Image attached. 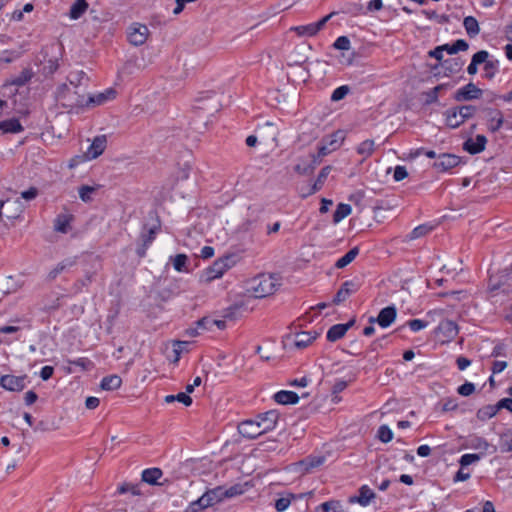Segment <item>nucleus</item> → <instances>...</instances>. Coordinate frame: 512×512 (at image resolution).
Masks as SVG:
<instances>
[{"label":"nucleus","mask_w":512,"mask_h":512,"mask_svg":"<svg viewBox=\"0 0 512 512\" xmlns=\"http://www.w3.org/2000/svg\"><path fill=\"white\" fill-rule=\"evenodd\" d=\"M56 100L70 110L87 105L86 89H74L67 83L61 84L56 90Z\"/></svg>","instance_id":"1"},{"label":"nucleus","mask_w":512,"mask_h":512,"mask_svg":"<svg viewBox=\"0 0 512 512\" xmlns=\"http://www.w3.org/2000/svg\"><path fill=\"white\" fill-rule=\"evenodd\" d=\"M278 285L277 275L261 274L251 280L249 291L255 298H264L273 294Z\"/></svg>","instance_id":"2"},{"label":"nucleus","mask_w":512,"mask_h":512,"mask_svg":"<svg viewBox=\"0 0 512 512\" xmlns=\"http://www.w3.org/2000/svg\"><path fill=\"white\" fill-rule=\"evenodd\" d=\"M234 263V257L230 255L217 259L209 268L205 270V281L211 282L217 278H220L228 269L234 265Z\"/></svg>","instance_id":"3"},{"label":"nucleus","mask_w":512,"mask_h":512,"mask_svg":"<svg viewBox=\"0 0 512 512\" xmlns=\"http://www.w3.org/2000/svg\"><path fill=\"white\" fill-rule=\"evenodd\" d=\"M334 13H330L329 15H326L322 19H320L318 22L310 23L307 25H300L295 26L291 28V31H294L298 36H308L312 37L315 36L327 23V21L333 16Z\"/></svg>","instance_id":"4"},{"label":"nucleus","mask_w":512,"mask_h":512,"mask_svg":"<svg viewBox=\"0 0 512 512\" xmlns=\"http://www.w3.org/2000/svg\"><path fill=\"white\" fill-rule=\"evenodd\" d=\"M461 162L459 156L455 154L442 153L439 154L433 167L439 172H447L450 169L458 166Z\"/></svg>","instance_id":"5"},{"label":"nucleus","mask_w":512,"mask_h":512,"mask_svg":"<svg viewBox=\"0 0 512 512\" xmlns=\"http://www.w3.org/2000/svg\"><path fill=\"white\" fill-rule=\"evenodd\" d=\"M482 94L483 91L474 83L470 82L455 92L454 99L459 102L471 101L481 98Z\"/></svg>","instance_id":"6"},{"label":"nucleus","mask_w":512,"mask_h":512,"mask_svg":"<svg viewBox=\"0 0 512 512\" xmlns=\"http://www.w3.org/2000/svg\"><path fill=\"white\" fill-rule=\"evenodd\" d=\"M343 139L344 138L341 131H337L330 135L327 139H324L323 144L319 147L318 156L324 157L339 148Z\"/></svg>","instance_id":"7"},{"label":"nucleus","mask_w":512,"mask_h":512,"mask_svg":"<svg viewBox=\"0 0 512 512\" xmlns=\"http://www.w3.org/2000/svg\"><path fill=\"white\" fill-rule=\"evenodd\" d=\"M397 311L394 306H388L380 310L377 317L371 316L369 323L377 322L382 328L389 327L396 319Z\"/></svg>","instance_id":"8"},{"label":"nucleus","mask_w":512,"mask_h":512,"mask_svg":"<svg viewBox=\"0 0 512 512\" xmlns=\"http://www.w3.org/2000/svg\"><path fill=\"white\" fill-rule=\"evenodd\" d=\"M239 433L249 439H254L262 434L264 431L260 423L256 420H245L238 425Z\"/></svg>","instance_id":"9"},{"label":"nucleus","mask_w":512,"mask_h":512,"mask_svg":"<svg viewBox=\"0 0 512 512\" xmlns=\"http://www.w3.org/2000/svg\"><path fill=\"white\" fill-rule=\"evenodd\" d=\"M149 30L146 25L133 24L129 28L128 40L134 46H140L147 40Z\"/></svg>","instance_id":"10"},{"label":"nucleus","mask_w":512,"mask_h":512,"mask_svg":"<svg viewBox=\"0 0 512 512\" xmlns=\"http://www.w3.org/2000/svg\"><path fill=\"white\" fill-rule=\"evenodd\" d=\"M360 288V283L356 280H348L342 283L340 289L337 291L333 303L338 305L345 301L351 294L357 292Z\"/></svg>","instance_id":"11"},{"label":"nucleus","mask_w":512,"mask_h":512,"mask_svg":"<svg viewBox=\"0 0 512 512\" xmlns=\"http://www.w3.org/2000/svg\"><path fill=\"white\" fill-rule=\"evenodd\" d=\"M26 376L4 375L0 379V385L10 391H21L25 388Z\"/></svg>","instance_id":"12"},{"label":"nucleus","mask_w":512,"mask_h":512,"mask_svg":"<svg viewBox=\"0 0 512 512\" xmlns=\"http://www.w3.org/2000/svg\"><path fill=\"white\" fill-rule=\"evenodd\" d=\"M279 418V413L276 410H269L257 416V421L260 423L264 433L275 428Z\"/></svg>","instance_id":"13"},{"label":"nucleus","mask_w":512,"mask_h":512,"mask_svg":"<svg viewBox=\"0 0 512 512\" xmlns=\"http://www.w3.org/2000/svg\"><path fill=\"white\" fill-rule=\"evenodd\" d=\"M158 231V227L154 226L146 231L141 233L140 239L142 244L137 248L136 253L139 257H144L146 255V251L151 243L154 241L156 234Z\"/></svg>","instance_id":"14"},{"label":"nucleus","mask_w":512,"mask_h":512,"mask_svg":"<svg viewBox=\"0 0 512 512\" xmlns=\"http://www.w3.org/2000/svg\"><path fill=\"white\" fill-rule=\"evenodd\" d=\"M106 144L107 139L105 135L96 136L86 151V157L88 159L97 158L104 152Z\"/></svg>","instance_id":"15"},{"label":"nucleus","mask_w":512,"mask_h":512,"mask_svg":"<svg viewBox=\"0 0 512 512\" xmlns=\"http://www.w3.org/2000/svg\"><path fill=\"white\" fill-rule=\"evenodd\" d=\"M487 139L484 135H477L475 139L469 138L463 143V149L474 155L485 149Z\"/></svg>","instance_id":"16"},{"label":"nucleus","mask_w":512,"mask_h":512,"mask_svg":"<svg viewBox=\"0 0 512 512\" xmlns=\"http://www.w3.org/2000/svg\"><path fill=\"white\" fill-rule=\"evenodd\" d=\"M487 113V126L491 132L500 130L504 123V117L501 111L497 109L488 108Z\"/></svg>","instance_id":"17"},{"label":"nucleus","mask_w":512,"mask_h":512,"mask_svg":"<svg viewBox=\"0 0 512 512\" xmlns=\"http://www.w3.org/2000/svg\"><path fill=\"white\" fill-rule=\"evenodd\" d=\"M6 209V217L9 219H14L19 216V214L22 212L21 203L19 200H6L0 201V217L3 215V209Z\"/></svg>","instance_id":"18"},{"label":"nucleus","mask_w":512,"mask_h":512,"mask_svg":"<svg viewBox=\"0 0 512 512\" xmlns=\"http://www.w3.org/2000/svg\"><path fill=\"white\" fill-rule=\"evenodd\" d=\"M437 332L442 334L446 340H452L458 334V327L452 320H443L437 327Z\"/></svg>","instance_id":"19"},{"label":"nucleus","mask_w":512,"mask_h":512,"mask_svg":"<svg viewBox=\"0 0 512 512\" xmlns=\"http://www.w3.org/2000/svg\"><path fill=\"white\" fill-rule=\"evenodd\" d=\"M464 63V60H462L460 57L442 61L441 66L444 69V75L450 76L459 73L462 70Z\"/></svg>","instance_id":"20"},{"label":"nucleus","mask_w":512,"mask_h":512,"mask_svg":"<svg viewBox=\"0 0 512 512\" xmlns=\"http://www.w3.org/2000/svg\"><path fill=\"white\" fill-rule=\"evenodd\" d=\"M319 335V333L317 332H311V331H303V332H300V333H297L295 335V339H294V345L297 347V348H305L307 347L313 340H315L317 338V336Z\"/></svg>","instance_id":"21"},{"label":"nucleus","mask_w":512,"mask_h":512,"mask_svg":"<svg viewBox=\"0 0 512 512\" xmlns=\"http://www.w3.org/2000/svg\"><path fill=\"white\" fill-rule=\"evenodd\" d=\"M274 400L282 405L296 404L299 401V396L293 391L281 390L274 394Z\"/></svg>","instance_id":"22"},{"label":"nucleus","mask_w":512,"mask_h":512,"mask_svg":"<svg viewBox=\"0 0 512 512\" xmlns=\"http://www.w3.org/2000/svg\"><path fill=\"white\" fill-rule=\"evenodd\" d=\"M375 497V493L367 485H363L359 489V495L350 499L351 502H358L361 506H367Z\"/></svg>","instance_id":"23"},{"label":"nucleus","mask_w":512,"mask_h":512,"mask_svg":"<svg viewBox=\"0 0 512 512\" xmlns=\"http://www.w3.org/2000/svg\"><path fill=\"white\" fill-rule=\"evenodd\" d=\"M489 57V53L486 50H480L476 52L471 59L470 64L467 67V72L469 75H475L478 71V65L482 64L486 61V58Z\"/></svg>","instance_id":"24"},{"label":"nucleus","mask_w":512,"mask_h":512,"mask_svg":"<svg viewBox=\"0 0 512 512\" xmlns=\"http://www.w3.org/2000/svg\"><path fill=\"white\" fill-rule=\"evenodd\" d=\"M444 115L446 117V125L450 128H457L464 123L457 107L446 110Z\"/></svg>","instance_id":"25"},{"label":"nucleus","mask_w":512,"mask_h":512,"mask_svg":"<svg viewBox=\"0 0 512 512\" xmlns=\"http://www.w3.org/2000/svg\"><path fill=\"white\" fill-rule=\"evenodd\" d=\"M162 475L163 472L160 468H148L142 472V481L150 485H157Z\"/></svg>","instance_id":"26"},{"label":"nucleus","mask_w":512,"mask_h":512,"mask_svg":"<svg viewBox=\"0 0 512 512\" xmlns=\"http://www.w3.org/2000/svg\"><path fill=\"white\" fill-rule=\"evenodd\" d=\"M443 52H447L450 55L457 54L460 51H467L469 48V44L464 39H458L452 44H444L441 45Z\"/></svg>","instance_id":"27"},{"label":"nucleus","mask_w":512,"mask_h":512,"mask_svg":"<svg viewBox=\"0 0 512 512\" xmlns=\"http://www.w3.org/2000/svg\"><path fill=\"white\" fill-rule=\"evenodd\" d=\"M331 169V166H325L320 170L317 179L315 180L313 186L308 192V195L316 193L323 187L325 180L327 179L329 173L331 172Z\"/></svg>","instance_id":"28"},{"label":"nucleus","mask_w":512,"mask_h":512,"mask_svg":"<svg viewBox=\"0 0 512 512\" xmlns=\"http://www.w3.org/2000/svg\"><path fill=\"white\" fill-rule=\"evenodd\" d=\"M0 130L4 133H18L23 130L20 121L16 118L0 122Z\"/></svg>","instance_id":"29"},{"label":"nucleus","mask_w":512,"mask_h":512,"mask_svg":"<svg viewBox=\"0 0 512 512\" xmlns=\"http://www.w3.org/2000/svg\"><path fill=\"white\" fill-rule=\"evenodd\" d=\"M463 26L466 30V33L469 37L473 38L477 36L480 32L478 21L473 16H467L463 20Z\"/></svg>","instance_id":"30"},{"label":"nucleus","mask_w":512,"mask_h":512,"mask_svg":"<svg viewBox=\"0 0 512 512\" xmlns=\"http://www.w3.org/2000/svg\"><path fill=\"white\" fill-rule=\"evenodd\" d=\"M122 384V379L118 375L106 376L101 381V388L103 390L111 391L118 389Z\"/></svg>","instance_id":"31"},{"label":"nucleus","mask_w":512,"mask_h":512,"mask_svg":"<svg viewBox=\"0 0 512 512\" xmlns=\"http://www.w3.org/2000/svg\"><path fill=\"white\" fill-rule=\"evenodd\" d=\"M346 332H347L346 326H342V324H336L329 328V330L327 331L326 337H327L328 341L335 342V341L341 339L342 337H344Z\"/></svg>","instance_id":"32"},{"label":"nucleus","mask_w":512,"mask_h":512,"mask_svg":"<svg viewBox=\"0 0 512 512\" xmlns=\"http://www.w3.org/2000/svg\"><path fill=\"white\" fill-rule=\"evenodd\" d=\"M72 218L71 215L67 214L58 215L54 222V229L60 233H67Z\"/></svg>","instance_id":"33"},{"label":"nucleus","mask_w":512,"mask_h":512,"mask_svg":"<svg viewBox=\"0 0 512 512\" xmlns=\"http://www.w3.org/2000/svg\"><path fill=\"white\" fill-rule=\"evenodd\" d=\"M484 64V77L487 79H492L495 77L496 73L499 71V61L496 59L486 58Z\"/></svg>","instance_id":"34"},{"label":"nucleus","mask_w":512,"mask_h":512,"mask_svg":"<svg viewBox=\"0 0 512 512\" xmlns=\"http://www.w3.org/2000/svg\"><path fill=\"white\" fill-rule=\"evenodd\" d=\"M358 254L359 248L357 246L350 249L344 256L336 261L335 267L339 269L346 267L357 257Z\"/></svg>","instance_id":"35"},{"label":"nucleus","mask_w":512,"mask_h":512,"mask_svg":"<svg viewBox=\"0 0 512 512\" xmlns=\"http://www.w3.org/2000/svg\"><path fill=\"white\" fill-rule=\"evenodd\" d=\"M84 79H86V80L88 79L86 77L85 72H83V71L72 72L68 76L69 83H67V85H71V87H73L74 89H85V87H83V83H82V81Z\"/></svg>","instance_id":"36"},{"label":"nucleus","mask_w":512,"mask_h":512,"mask_svg":"<svg viewBox=\"0 0 512 512\" xmlns=\"http://www.w3.org/2000/svg\"><path fill=\"white\" fill-rule=\"evenodd\" d=\"M450 87L451 86L449 84H440V85H437L436 87L432 88L431 90L424 92V96L426 97L425 103L427 105L436 103L438 101L439 92L444 89L450 88Z\"/></svg>","instance_id":"37"},{"label":"nucleus","mask_w":512,"mask_h":512,"mask_svg":"<svg viewBox=\"0 0 512 512\" xmlns=\"http://www.w3.org/2000/svg\"><path fill=\"white\" fill-rule=\"evenodd\" d=\"M325 461L326 458L322 455L309 456L301 461V465L305 466L306 471H310L311 469L321 466Z\"/></svg>","instance_id":"38"},{"label":"nucleus","mask_w":512,"mask_h":512,"mask_svg":"<svg viewBox=\"0 0 512 512\" xmlns=\"http://www.w3.org/2000/svg\"><path fill=\"white\" fill-rule=\"evenodd\" d=\"M87 8L88 4L86 0H76L70 8L69 15L72 19H78L87 10Z\"/></svg>","instance_id":"39"},{"label":"nucleus","mask_w":512,"mask_h":512,"mask_svg":"<svg viewBox=\"0 0 512 512\" xmlns=\"http://www.w3.org/2000/svg\"><path fill=\"white\" fill-rule=\"evenodd\" d=\"M498 411L497 403L495 405H486L477 411V418L481 421H486L495 416Z\"/></svg>","instance_id":"40"},{"label":"nucleus","mask_w":512,"mask_h":512,"mask_svg":"<svg viewBox=\"0 0 512 512\" xmlns=\"http://www.w3.org/2000/svg\"><path fill=\"white\" fill-rule=\"evenodd\" d=\"M170 261L173 264L174 269L177 272H188L187 262L188 257L185 254H177L174 257H170Z\"/></svg>","instance_id":"41"},{"label":"nucleus","mask_w":512,"mask_h":512,"mask_svg":"<svg viewBox=\"0 0 512 512\" xmlns=\"http://www.w3.org/2000/svg\"><path fill=\"white\" fill-rule=\"evenodd\" d=\"M351 211H352V209H351V206L349 204L339 203L337 205V208H336L334 214H333V222L334 223H339L345 217L350 215Z\"/></svg>","instance_id":"42"},{"label":"nucleus","mask_w":512,"mask_h":512,"mask_svg":"<svg viewBox=\"0 0 512 512\" xmlns=\"http://www.w3.org/2000/svg\"><path fill=\"white\" fill-rule=\"evenodd\" d=\"M471 447L474 449H478L483 453V455L491 448L490 453L496 452L497 448L495 446L490 445L484 438L476 437L472 440Z\"/></svg>","instance_id":"43"},{"label":"nucleus","mask_w":512,"mask_h":512,"mask_svg":"<svg viewBox=\"0 0 512 512\" xmlns=\"http://www.w3.org/2000/svg\"><path fill=\"white\" fill-rule=\"evenodd\" d=\"M374 146V141L371 139H367L359 144V146L357 147V153L363 156L364 158H368L374 152Z\"/></svg>","instance_id":"44"},{"label":"nucleus","mask_w":512,"mask_h":512,"mask_svg":"<svg viewBox=\"0 0 512 512\" xmlns=\"http://www.w3.org/2000/svg\"><path fill=\"white\" fill-rule=\"evenodd\" d=\"M115 95L114 90H108L107 93H100L97 96H89L86 100L87 105L88 104H95V105H101L109 98H113Z\"/></svg>","instance_id":"45"},{"label":"nucleus","mask_w":512,"mask_h":512,"mask_svg":"<svg viewBox=\"0 0 512 512\" xmlns=\"http://www.w3.org/2000/svg\"><path fill=\"white\" fill-rule=\"evenodd\" d=\"M164 400L166 403L178 401L183 403L185 406H190L192 404V398L184 392L178 393L177 395H167Z\"/></svg>","instance_id":"46"},{"label":"nucleus","mask_w":512,"mask_h":512,"mask_svg":"<svg viewBox=\"0 0 512 512\" xmlns=\"http://www.w3.org/2000/svg\"><path fill=\"white\" fill-rule=\"evenodd\" d=\"M33 72L31 69L29 68H26V69H23L20 74L15 77V79L13 80V84L14 85H17V86H23L25 85L28 81L31 80V78L33 77Z\"/></svg>","instance_id":"47"},{"label":"nucleus","mask_w":512,"mask_h":512,"mask_svg":"<svg viewBox=\"0 0 512 512\" xmlns=\"http://www.w3.org/2000/svg\"><path fill=\"white\" fill-rule=\"evenodd\" d=\"M96 190L97 187L83 185L79 188V197L83 202L88 203L92 200V194L95 193Z\"/></svg>","instance_id":"48"},{"label":"nucleus","mask_w":512,"mask_h":512,"mask_svg":"<svg viewBox=\"0 0 512 512\" xmlns=\"http://www.w3.org/2000/svg\"><path fill=\"white\" fill-rule=\"evenodd\" d=\"M247 486L248 483L232 485L231 487L225 489L224 493L226 494V498H232L243 494L246 491Z\"/></svg>","instance_id":"49"},{"label":"nucleus","mask_w":512,"mask_h":512,"mask_svg":"<svg viewBox=\"0 0 512 512\" xmlns=\"http://www.w3.org/2000/svg\"><path fill=\"white\" fill-rule=\"evenodd\" d=\"M378 438L383 443H388L393 439V432L387 425H381L378 429Z\"/></svg>","instance_id":"50"},{"label":"nucleus","mask_w":512,"mask_h":512,"mask_svg":"<svg viewBox=\"0 0 512 512\" xmlns=\"http://www.w3.org/2000/svg\"><path fill=\"white\" fill-rule=\"evenodd\" d=\"M483 457V453L479 454H464L461 456L459 463L461 467L468 466L470 464H473L477 461H479Z\"/></svg>","instance_id":"51"},{"label":"nucleus","mask_w":512,"mask_h":512,"mask_svg":"<svg viewBox=\"0 0 512 512\" xmlns=\"http://www.w3.org/2000/svg\"><path fill=\"white\" fill-rule=\"evenodd\" d=\"M190 345H191V342H189V341H181V340L173 341V351L176 354V360H178L180 358V354L183 351L189 350Z\"/></svg>","instance_id":"52"},{"label":"nucleus","mask_w":512,"mask_h":512,"mask_svg":"<svg viewBox=\"0 0 512 512\" xmlns=\"http://www.w3.org/2000/svg\"><path fill=\"white\" fill-rule=\"evenodd\" d=\"M457 108H458L460 116H462L464 122L466 120L470 119L471 117H473L477 111V108L473 105H463V106H458Z\"/></svg>","instance_id":"53"},{"label":"nucleus","mask_w":512,"mask_h":512,"mask_svg":"<svg viewBox=\"0 0 512 512\" xmlns=\"http://www.w3.org/2000/svg\"><path fill=\"white\" fill-rule=\"evenodd\" d=\"M224 492H225V488L220 487V486L207 491V493L211 497L214 504H216V503L222 501L224 498H226V494Z\"/></svg>","instance_id":"54"},{"label":"nucleus","mask_w":512,"mask_h":512,"mask_svg":"<svg viewBox=\"0 0 512 512\" xmlns=\"http://www.w3.org/2000/svg\"><path fill=\"white\" fill-rule=\"evenodd\" d=\"M430 230L431 227L428 225H419L411 231L409 237L410 239H417L428 234Z\"/></svg>","instance_id":"55"},{"label":"nucleus","mask_w":512,"mask_h":512,"mask_svg":"<svg viewBox=\"0 0 512 512\" xmlns=\"http://www.w3.org/2000/svg\"><path fill=\"white\" fill-rule=\"evenodd\" d=\"M95 276V273L94 272H88L86 275H85V278L83 279H80L78 280L76 283H75V289L77 292H80L82 290L83 287H86L88 286L93 278Z\"/></svg>","instance_id":"56"},{"label":"nucleus","mask_w":512,"mask_h":512,"mask_svg":"<svg viewBox=\"0 0 512 512\" xmlns=\"http://www.w3.org/2000/svg\"><path fill=\"white\" fill-rule=\"evenodd\" d=\"M333 46L338 50H349L351 47V42L348 37L340 36L336 39Z\"/></svg>","instance_id":"57"},{"label":"nucleus","mask_w":512,"mask_h":512,"mask_svg":"<svg viewBox=\"0 0 512 512\" xmlns=\"http://www.w3.org/2000/svg\"><path fill=\"white\" fill-rule=\"evenodd\" d=\"M348 92H349L348 86H346V85L340 86L333 91V93L331 95V100L332 101H340L348 94Z\"/></svg>","instance_id":"58"},{"label":"nucleus","mask_w":512,"mask_h":512,"mask_svg":"<svg viewBox=\"0 0 512 512\" xmlns=\"http://www.w3.org/2000/svg\"><path fill=\"white\" fill-rule=\"evenodd\" d=\"M407 325L413 332H418L428 326V322L421 319H412L407 322Z\"/></svg>","instance_id":"59"},{"label":"nucleus","mask_w":512,"mask_h":512,"mask_svg":"<svg viewBox=\"0 0 512 512\" xmlns=\"http://www.w3.org/2000/svg\"><path fill=\"white\" fill-rule=\"evenodd\" d=\"M475 391V385L471 382H465L458 387L457 392L461 396H470Z\"/></svg>","instance_id":"60"},{"label":"nucleus","mask_w":512,"mask_h":512,"mask_svg":"<svg viewBox=\"0 0 512 512\" xmlns=\"http://www.w3.org/2000/svg\"><path fill=\"white\" fill-rule=\"evenodd\" d=\"M291 503V498L289 497H281L276 500L275 508L279 512L285 511Z\"/></svg>","instance_id":"61"},{"label":"nucleus","mask_w":512,"mask_h":512,"mask_svg":"<svg viewBox=\"0 0 512 512\" xmlns=\"http://www.w3.org/2000/svg\"><path fill=\"white\" fill-rule=\"evenodd\" d=\"M339 502L338 501H328L321 505L324 512H339ZM344 512V511H340Z\"/></svg>","instance_id":"62"},{"label":"nucleus","mask_w":512,"mask_h":512,"mask_svg":"<svg viewBox=\"0 0 512 512\" xmlns=\"http://www.w3.org/2000/svg\"><path fill=\"white\" fill-rule=\"evenodd\" d=\"M408 176V172L404 166H396L394 169L393 178L395 181H401Z\"/></svg>","instance_id":"63"},{"label":"nucleus","mask_w":512,"mask_h":512,"mask_svg":"<svg viewBox=\"0 0 512 512\" xmlns=\"http://www.w3.org/2000/svg\"><path fill=\"white\" fill-rule=\"evenodd\" d=\"M197 500H198V504L200 505L201 510L214 505V502L212 501L211 497L209 496V494L207 492L204 493Z\"/></svg>","instance_id":"64"}]
</instances>
